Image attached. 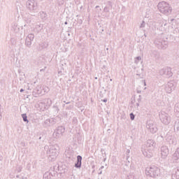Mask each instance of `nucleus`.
<instances>
[{
  "label": "nucleus",
  "mask_w": 179,
  "mask_h": 179,
  "mask_svg": "<svg viewBox=\"0 0 179 179\" xmlns=\"http://www.w3.org/2000/svg\"><path fill=\"white\" fill-rule=\"evenodd\" d=\"M155 148H156V143H155V141L148 140L147 144H146V148H144V150H142L143 155L145 157L150 159V157L153 156V153L155 152Z\"/></svg>",
  "instance_id": "nucleus-1"
},
{
  "label": "nucleus",
  "mask_w": 179,
  "mask_h": 179,
  "mask_svg": "<svg viewBox=\"0 0 179 179\" xmlns=\"http://www.w3.org/2000/svg\"><path fill=\"white\" fill-rule=\"evenodd\" d=\"M158 10L161 13H163L164 15H170L171 13V11L173 10V8H171V6H170V4H169L166 1H162L158 3L157 5Z\"/></svg>",
  "instance_id": "nucleus-2"
},
{
  "label": "nucleus",
  "mask_w": 179,
  "mask_h": 179,
  "mask_svg": "<svg viewBox=\"0 0 179 179\" xmlns=\"http://www.w3.org/2000/svg\"><path fill=\"white\" fill-rule=\"evenodd\" d=\"M58 145H50L49 147V150L47 151V155L49 160L50 162H54L55 159H57V156H58Z\"/></svg>",
  "instance_id": "nucleus-3"
},
{
  "label": "nucleus",
  "mask_w": 179,
  "mask_h": 179,
  "mask_svg": "<svg viewBox=\"0 0 179 179\" xmlns=\"http://www.w3.org/2000/svg\"><path fill=\"white\" fill-rule=\"evenodd\" d=\"M145 174L146 176H148V177H151L152 178H157V177H159V175L160 174V170L156 166L146 168Z\"/></svg>",
  "instance_id": "nucleus-4"
},
{
  "label": "nucleus",
  "mask_w": 179,
  "mask_h": 179,
  "mask_svg": "<svg viewBox=\"0 0 179 179\" xmlns=\"http://www.w3.org/2000/svg\"><path fill=\"white\" fill-rule=\"evenodd\" d=\"M59 171V166H54L53 167V174L51 172H46L43 175V179H51L52 177H55Z\"/></svg>",
  "instance_id": "nucleus-5"
},
{
  "label": "nucleus",
  "mask_w": 179,
  "mask_h": 179,
  "mask_svg": "<svg viewBox=\"0 0 179 179\" xmlns=\"http://www.w3.org/2000/svg\"><path fill=\"white\" fill-rule=\"evenodd\" d=\"M146 128L147 129H149L151 134H156L157 132V127H156L154 121H148L146 124Z\"/></svg>",
  "instance_id": "nucleus-6"
},
{
  "label": "nucleus",
  "mask_w": 179,
  "mask_h": 179,
  "mask_svg": "<svg viewBox=\"0 0 179 179\" xmlns=\"http://www.w3.org/2000/svg\"><path fill=\"white\" fill-rule=\"evenodd\" d=\"M65 132V127L61 126L57 127V129L54 131L53 133V138L55 139H58L61 138L64 135V133Z\"/></svg>",
  "instance_id": "nucleus-7"
},
{
  "label": "nucleus",
  "mask_w": 179,
  "mask_h": 179,
  "mask_svg": "<svg viewBox=\"0 0 179 179\" xmlns=\"http://www.w3.org/2000/svg\"><path fill=\"white\" fill-rule=\"evenodd\" d=\"M159 74L163 76V75H166L168 78H171L173 76V72H171V68L166 67L165 69H162L159 71Z\"/></svg>",
  "instance_id": "nucleus-8"
},
{
  "label": "nucleus",
  "mask_w": 179,
  "mask_h": 179,
  "mask_svg": "<svg viewBox=\"0 0 179 179\" xmlns=\"http://www.w3.org/2000/svg\"><path fill=\"white\" fill-rule=\"evenodd\" d=\"M159 117L163 122V124H165V125H168V124H170V117H169V114L166 113H162L159 114Z\"/></svg>",
  "instance_id": "nucleus-9"
},
{
  "label": "nucleus",
  "mask_w": 179,
  "mask_h": 179,
  "mask_svg": "<svg viewBox=\"0 0 179 179\" xmlns=\"http://www.w3.org/2000/svg\"><path fill=\"white\" fill-rule=\"evenodd\" d=\"M27 7L29 10H36L37 9V2L34 0H29L27 2Z\"/></svg>",
  "instance_id": "nucleus-10"
},
{
  "label": "nucleus",
  "mask_w": 179,
  "mask_h": 179,
  "mask_svg": "<svg viewBox=\"0 0 179 179\" xmlns=\"http://www.w3.org/2000/svg\"><path fill=\"white\" fill-rule=\"evenodd\" d=\"M167 156H169V148L167 146L161 147V157L162 159H166Z\"/></svg>",
  "instance_id": "nucleus-11"
},
{
  "label": "nucleus",
  "mask_w": 179,
  "mask_h": 179,
  "mask_svg": "<svg viewBox=\"0 0 179 179\" xmlns=\"http://www.w3.org/2000/svg\"><path fill=\"white\" fill-rule=\"evenodd\" d=\"M176 89V87L174 86V84L171 82L168 83L166 85L165 90L167 92V93H171L173 90Z\"/></svg>",
  "instance_id": "nucleus-12"
},
{
  "label": "nucleus",
  "mask_w": 179,
  "mask_h": 179,
  "mask_svg": "<svg viewBox=\"0 0 179 179\" xmlns=\"http://www.w3.org/2000/svg\"><path fill=\"white\" fill-rule=\"evenodd\" d=\"M48 47V43L47 42H41L36 46L37 51H43L44 48H47Z\"/></svg>",
  "instance_id": "nucleus-13"
},
{
  "label": "nucleus",
  "mask_w": 179,
  "mask_h": 179,
  "mask_svg": "<svg viewBox=\"0 0 179 179\" xmlns=\"http://www.w3.org/2000/svg\"><path fill=\"white\" fill-rule=\"evenodd\" d=\"M159 30L163 33L169 31V24H167V22H163L162 24L159 27Z\"/></svg>",
  "instance_id": "nucleus-14"
},
{
  "label": "nucleus",
  "mask_w": 179,
  "mask_h": 179,
  "mask_svg": "<svg viewBox=\"0 0 179 179\" xmlns=\"http://www.w3.org/2000/svg\"><path fill=\"white\" fill-rule=\"evenodd\" d=\"M75 167H76V169H80V167H82V156L78 155L77 157V162L75 164Z\"/></svg>",
  "instance_id": "nucleus-15"
},
{
  "label": "nucleus",
  "mask_w": 179,
  "mask_h": 179,
  "mask_svg": "<svg viewBox=\"0 0 179 179\" xmlns=\"http://www.w3.org/2000/svg\"><path fill=\"white\" fill-rule=\"evenodd\" d=\"M150 57L155 58V59H159L160 57V54L156 50H152L150 52Z\"/></svg>",
  "instance_id": "nucleus-16"
},
{
  "label": "nucleus",
  "mask_w": 179,
  "mask_h": 179,
  "mask_svg": "<svg viewBox=\"0 0 179 179\" xmlns=\"http://www.w3.org/2000/svg\"><path fill=\"white\" fill-rule=\"evenodd\" d=\"M45 125H46V127H50V125H54V124H55V122H54V119L50 118V119H47L45 122H44Z\"/></svg>",
  "instance_id": "nucleus-17"
},
{
  "label": "nucleus",
  "mask_w": 179,
  "mask_h": 179,
  "mask_svg": "<svg viewBox=\"0 0 179 179\" xmlns=\"http://www.w3.org/2000/svg\"><path fill=\"white\" fill-rule=\"evenodd\" d=\"M173 160H178L179 159V148H177L176 151L173 155Z\"/></svg>",
  "instance_id": "nucleus-18"
},
{
  "label": "nucleus",
  "mask_w": 179,
  "mask_h": 179,
  "mask_svg": "<svg viewBox=\"0 0 179 179\" xmlns=\"http://www.w3.org/2000/svg\"><path fill=\"white\" fill-rule=\"evenodd\" d=\"M173 179H179V169H177L176 173L172 175Z\"/></svg>",
  "instance_id": "nucleus-19"
},
{
  "label": "nucleus",
  "mask_w": 179,
  "mask_h": 179,
  "mask_svg": "<svg viewBox=\"0 0 179 179\" xmlns=\"http://www.w3.org/2000/svg\"><path fill=\"white\" fill-rule=\"evenodd\" d=\"M34 30H36L37 33H40V31L43 30V25L42 24L36 25Z\"/></svg>",
  "instance_id": "nucleus-20"
},
{
  "label": "nucleus",
  "mask_w": 179,
  "mask_h": 179,
  "mask_svg": "<svg viewBox=\"0 0 179 179\" xmlns=\"http://www.w3.org/2000/svg\"><path fill=\"white\" fill-rule=\"evenodd\" d=\"M155 43L159 45V47H161V48L163 47V42L159 39L155 40Z\"/></svg>",
  "instance_id": "nucleus-21"
},
{
  "label": "nucleus",
  "mask_w": 179,
  "mask_h": 179,
  "mask_svg": "<svg viewBox=\"0 0 179 179\" xmlns=\"http://www.w3.org/2000/svg\"><path fill=\"white\" fill-rule=\"evenodd\" d=\"M31 41H30L29 38H26L25 45H27V47L30 48V47H31Z\"/></svg>",
  "instance_id": "nucleus-22"
},
{
  "label": "nucleus",
  "mask_w": 179,
  "mask_h": 179,
  "mask_svg": "<svg viewBox=\"0 0 179 179\" xmlns=\"http://www.w3.org/2000/svg\"><path fill=\"white\" fill-rule=\"evenodd\" d=\"M28 40H30V41H33V40H34V34H29L28 36H27V38Z\"/></svg>",
  "instance_id": "nucleus-23"
},
{
  "label": "nucleus",
  "mask_w": 179,
  "mask_h": 179,
  "mask_svg": "<svg viewBox=\"0 0 179 179\" xmlns=\"http://www.w3.org/2000/svg\"><path fill=\"white\" fill-rule=\"evenodd\" d=\"M40 16H41V19H45V17H47V14L45 13H44L43 11H41L40 13Z\"/></svg>",
  "instance_id": "nucleus-24"
},
{
  "label": "nucleus",
  "mask_w": 179,
  "mask_h": 179,
  "mask_svg": "<svg viewBox=\"0 0 179 179\" xmlns=\"http://www.w3.org/2000/svg\"><path fill=\"white\" fill-rule=\"evenodd\" d=\"M24 122H29V120H27V115L26 114L22 115Z\"/></svg>",
  "instance_id": "nucleus-25"
},
{
  "label": "nucleus",
  "mask_w": 179,
  "mask_h": 179,
  "mask_svg": "<svg viewBox=\"0 0 179 179\" xmlns=\"http://www.w3.org/2000/svg\"><path fill=\"white\" fill-rule=\"evenodd\" d=\"M139 61H142V57L141 56L136 57L134 62L135 64H138Z\"/></svg>",
  "instance_id": "nucleus-26"
},
{
  "label": "nucleus",
  "mask_w": 179,
  "mask_h": 179,
  "mask_svg": "<svg viewBox=\"0 0 179 179\" xmlns=\"http://www.w3.org/2000/svg\"><path fill=\"white\" fill-rule=\"evenodd\" d=\"M174 129L175 131L176 129V131L179 132V121L175 124Z\"/></svg>",
  "instance_id": "nucleus-27"
},
{
  "label": "nucleus",
  "mask_w": 179,
  "mask_h": 179,
  "mask_svg": "<svg viewBox=\"0 0 179 179\" xmlns=\"http://www.w3.org/2000/svg\"><path fill=\"white\" fill-rule=\"evenodd\" d=\"M57 2L58 5L61 6L62 5H64V3H65V0H57Z\"/></svg>",
  "instance_id": "nucleus-28"
},
{
  "label": "nucleus",
  "mask_w": 179,
  "mask_h": 179,
  "mask_svg": "<svg viewBox=\"0 0 179 179\" xmlns=\"http://www.w3.org/2000/svg\"><path fill=\"white\" fill-rule=\"evenodd\" d=\"M145 26H146V22H145V21H142V22L140 25V29H143V27H145Z\"/></svg>",
  "instance_id": "nucleus-29"
},
{
  "label": "nucleus",
  "mask_w": 179,
  "mask_h": 179,
  "mask_svg": "<svg viewBox=\"0 0 179 179\" xmlns=\"http://www.w3.org/2000/svg\"><path fill=\"white\" fill-rule=\"evenodd\" d=\"M130 118L131 121H134V120H135V115H134L132 113H130Z\"/></svg>",
  "instance_id": "nucleus-30"
},
{
  "label": "nucleus",
  "mask_w": 179,
  "mask_h": 179,
  "mask_svg": "<svg viewBox=\"0 0 179 179\" xmlns=\"http://www.w3.org/2000/svg\"><path fill=\"white\" fill-rule=\"evenodd\" d=\"M104 94H106V90H104L103 92H101L99 96L101 97H104Z\"/></svg>",
  "instance_id": "nucleus-31"
},
{
  "label": "nucleus",
  "mask_w": 179,
  "mask_h": 179,
  "mask_svg": "<svg viewBox=\"0 0 179 179\" xmlns=\"http://www.w3.org/2000/svg\"><path fill=\"white\" fill-rule=\"evenodd\" d=\"M141 101H142V96L139 95L137 99V103H141Z\"/></svg>",
  "instance_id": "nucleus-32"
},
{
  "label": "nucleus",
  "mask_w": 179,
  "mask_h": 179,
  "mask_svg": "<svg viewBox=\"0 0 179 179\" xmlns=\"http://www.w3.org/2000/svg\"><path fill=\"white\" fill-rule=\"evenodd\" d=\"M103 10L104 12H110V9H108V7H105Z\"/></svg>",
  "instance_id": "nucleus-33"
},
{
  "label": "nucleus",
  "mask_w": 179,
  "mask_h": 179,
  "mask_svg": "<svg viewBox=\"0 0 179 179\" xmlns=\"http://www.w3.org/2000/svg\"><path fill=\"white\" fill-rule=\"evenodd\" d=\"M27 169H28V170H30V169H31V164H27Z\"/></svg>",
  "instance_id": "nucleus-34"
},
{
  "label": "nucleus",
  "mask_w": 179,
  "mask_h": 179,
  "mask_svg": "<svg viewBox=\"0 0 179 179\" xmlns=\"http://www.w3.org/2000/svg\"><path fill=\"white\" fill-rule=\"evenodd\" d=\"M73 108V105H70L69 108H67L68 110H72Z\"/></svg>",
  "instance_id": "nucleus-35"
},
{
  "label": "nucleus",
  "mask_w": 179,
  "mask_h": 179,
  "mask_svg": "<svg viewBox=\"0 0 179 179\" xmlns=\"http://www.w3.org/2000/svg\"><path fill=\"white\" fill-rule=\"evenodd\" d=\"M19 29H20V28H19V26L17 25V26L15 27V31H17V30H18V31H19Z\"/></svg>",
  "instance_id": "nucleus-36"
},
{
  "label": "nucleus",
  "mask_w": 179,
  "mask_h": 179,
  "mask_svg": "<svg viewBox=\"0 0 179 179\" xmlns=\"http://www.w3.org/2000/svg\"><path fill=\"white\" fill-rule=\"evenodd\" d=\"M47 101L48 103H49V104H51V102H52L51 99H48Z\"/></svg>",
  "instance_id": "nucleus-37"
},
{
  "label": "nucleus",
  "mask_w": 179,
  "mask_h": 179,
  "mask_svg": "<svg viewBox=\"0 0 179 179\" xmlns=\"http://www.w3.org/2000/svg\"><path fill=\"white\" fill-rule=\"evenodd\" d=\"M143 83H144V86H146V82L145 81V80H143Z\"/></svg>",
  "instance_id": "nucleus-38"
},
{
  "label": "nucleus",
  "mask_w": 179,
  "mask_h": 179,
  "mask_svg": "<svg viewBox=\"0 0 179 179\" xmlns=\"http://www.w3.org/2000/svg\"><path fill=\"white\" fill-rule=\"evenodd\" d=\"M103 103H107V99L103 100Z\"/></svg>",
  "instance_id": "nucleus-39"
},
{
  "label": "nucleus",
  "mask_w": 179,
  "mask_h": 179,
  "mask_svg": "<svg viewBox=\"0 0 179 179\" xmlns=\"http://www.w3.org/2000/svg\"><path fill=\"white\" fill-rule=\"evenodd\" d=\"M136 104V107L138 108L139 106V102H137Z\"/></svg>",
  "instance_id": "nucleus-40"
},
{
  "label": "nucleus",
  "mask_w": 179,
  "mask_h": 179,
  "mask_svg": "<svg viewBox=\"0 0 179 179\" xmlns=\"http://www.w3.org/2000/svg\"><path fill=\"white\" fill-rule=\"evenodd\" d=\"M22 92H24V90L21 89V90H20V93H22Z\"/></svg>",
  "instance_id": "nucleus-41"
},
{
  "label": "nucleus",
  "mask_w": 179,
  "mask_h": 179,
  "mask_svg": "<svg viewBox=\"0 0 179 179\" xmlns=\"http://www.w3.org/2000/svg\"><path fill=\"white\" fill-rule=\"evenodd\" d=\"M127 154H129V150H127Z\"/></svg>",
  "instance_id": "nucleus-42"
},
{
  "label": "nucleus",
  "mask_w": 179,
  "mask_h": 179,
  "mask_svg": "<svg viewBox=\"0 0 179 179\" xmlns=\"http://www.w3.org/2000/svg\"><path fill=\"white\" fill-rule=\"evenodd\" d=\"M64 24H68V22H64Z\"/></svg>",
  "instance_id": "nucleus-43"
},
{
  "label": "nucleus",
  "mask_w": 179,
  "mask_h": 179,
  "mask_svg": "<svg viewBox=\"0 0 179 179\" xmlns=\"http://www.w3.org/2000/svg\"><path fill=\"white\" fill-rule=\"evenodd\" d=\"M104 169V166H101V169Z\"/></svg>",
  "instance_id": "nucleus-44"
},
{
  "label": "nucleus",
  "mask_w": 179,
  "mask_h": 179,
  "mask_svg": "<svg viewBox=\"0 0 179 179\" xmlns=\"http://www.w3.org/2000/svg\"><path fill=\"white\" fill-rule=\"evenodd\" d=\"M69 103H71V102H66V104H69Z\"/></svg>",
  "instance_id": "nucleus-45"
},
{
  "label": "nucleus",
  "mask_w": 179,
  "mask_h": 179,
  "mask_svg": "<svg viewBox=\"0 0 179 179\" xmlns=\"http://www.w3.org/2000/svg\"><path fill=\"white\" fill-rule=\"evenodd\" d=\"M55 108H57L58 110V107H57V106H55Z\"/></svg>",
  "instance_id": "nucleus-46"
},
{
  "label": "nucleus",
  "mask_w": 179,
  "mask_h": 179,
  "mask_svg": "<svg viewBox=\"0 0 179 179\" xmlns=\"http://www.w3.org/2000/svg\"><path fill=\"white\" fill-rule=\"evenodd\" d=\"M47 148H48V146H45V149H47Z\"/></svg>",
  "instance_id": "nucleus-47"
},
{
  "label": "nucleus",
  "mask_w": 179,
  "mask_h": 179,
  "mask_svg": "<svg viewBox=\"0 0 179 179\" xmlns=\"http://www.w3.org/2000/svg\"><path fill=\"white\" fill-rule=\"evenodd\" d=\"M99 8V6H96V8Z\"/></svg>",
  "instance_id": "nucleus-48"
},
{
  "label": "nucleus",
  "mask_w": 179,
  "mask_h": 179,
  "mask_svg": "<svg viewBox=\"0 0 179 179\" xmlns=\"http://www.w3.org/2000/svg\"><path fill=\"white\" fill-rule=\"evenodd\" d=\"M136 76H139V73H137V74H136Z\"/></svg>",
  "instance_id": "nucleus-49"
},
{
  "label": "nucleus",
  "mask_w": 179,
  "mask_h": 179,
  "mask_svg": "<svg viewBox=\"0 0 179 179\" xmlns=\"http://www.w3.org/2000/svg\"><path fill=\"white\" fill-rule=\"evenodd\" d=\"M137 93H141V91H137Z\"/></svg>",
  "instance_id": "nucleus-50"
},
{
  "label": "nucleus",
  "mask_w": 179,
  "mask_h": 179,
  "mask_svg": "<svg viewBox=\"0 0 179 179\" xmlns=\"http://www.w3.org/2000/svg\"><path fill=\"white\" fill-rule=\"evenodd\" d=\"M101 31H104V29H101Z\"/></svg>",
  "instance_id": "nucleus-51"
},
{
  "label": "nucleus",
  "mask_w": 179,
  "mask_h": 179,
  "mask_svg": "<svg viewBox=\"0 0 179 179\" xmlns=\"http://www.w3.org/2000/svg\"><path fill=\"white\" fill-rule=\"evenodd\" d=\"M101 173H102L101 171V172H99V174H101Z\"/></svg>",
  "instance_id": "nucleus-52"
},
{
  "label": "nucleus",
  "mask_w": 179,
  "mask_h": 179,
  "mask_svg": "<svg viewBox=\"0 0 179 179\" xmlns=\"http://www.w3.org/2000/svg\"><path fill=\"white\" fill-rule=\"evenodd\" d=\"M24 27H26V24H24Z\"/></svg>",
  "instance_id": "nucleus-53"
},
{
  "label": "nucleus",
  "mask_w": 179,
  "mask_h": 179,
  "mask_svg": "<svg viewBox=\"0 0 179 179\" xmlns=\"http://www.w3.org/2000/svg\"><path fill=\"white\" fill-rule=\"evenodd\" d=\"M145 37H146V34H144Z\"/></svg>",
  "instance_id": "nucleus-54"
},
{
  "label": "nucleus",
  "mask_w": 179,
  "mask_h": 179,
  "mask_svg": "<svg viewBox=\"0 0 179 179\" xmlns=\"http://www.w3.org/2000/svg\"><path fill=\"white\" fill-rule=\"evenodd\" d=\"M113 81V79H110V82Z\"/></svg>",
  "instance_id": "nucleus-55"
},
{
  "label": "nucleus",
  "mask_w": 179,
  "mask_h": 179,
  "mask_svg": "<svg viewBox=\"0 0 179 179\" xmlns=\"http://www.w3.org/2000/svg\"><path fill=\"white\" fill-rule=\"evenodd\" d=\"M106 50H108V48H106Z\"/></svg>",
  "instance_id": "nucleus-56"
},
{
  "label": "nucleus",
  "mask_w": 179,
  "mask_h": 179,
  "mask_svg": "<svg viewBox=\"0 0 179 179\" xmlns=\"http://www.w3.org/2000/svg\"><path fill=\"white\" fill-rule=\"evenodd\" d=\"M141 71H143V69H141Z\"/></svg>",
  "instance_id": "nucleus-57"
},
{
  "label": "nucleus",
  "mask_w": 179,
  "mask_h": 179,
  "mask_svg": "<svg viewBox=\"0 0 179 179\" xmlns=\"http://www.w3.org/2000/svg\"><path fill=\"white\" fill-rule=\"evenodd\" d=\"M95 79H97V78H95Z\"/></svg>",
  "instance_id": "nucleus-58"
}]
</instances>
